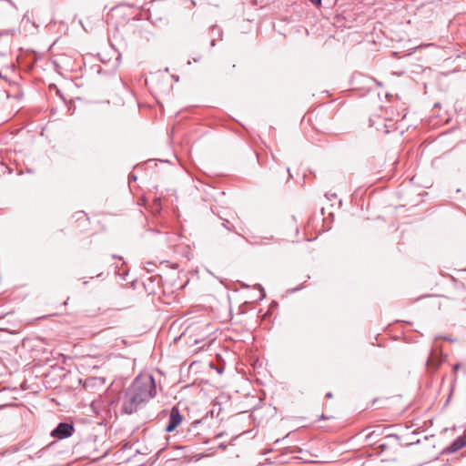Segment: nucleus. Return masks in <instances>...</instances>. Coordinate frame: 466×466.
I'll return each mask as SVG.
<instances>
[{
  "label": "nucleus",
  "instance_id": "0eeeda50",
  "mask_svg": "<svg viewBox=\"0 0 466 466\" xmlns=\"http://www.w3.org/2000/svg\"><path fill=\"white\" fill-rule=\"evenodd\" d=\"M312 4L316 5H320L321 0H309Z\"/></svg>",
  "mask_w": 466,
  "mask_h": 466
},
{
  "label": "nucleus",
  "instance_id": "39448f33",
  "mask_svg": "<svg viewBox=\"0 0 466 466\" xmlns=\"http://www.w3.org/2000/svg\"><path fill=\"white\" fill-rule=\"evenodd\" d=\"M428 365L433 366L435 369L438 367V364L434 362V360L432 357L428 360Z\"/></svg>",
  "mask_w": 466,
  "mask_h": 466
},
{
  "label": "nucleus",
  "instance_id": "9b49d317",
  "mask_svg": "<svg viewBox=\"0 0 466 466\" xmlns=\"http://www.w3.org/2000/svg\"><path fill=\"white\" fill-rule=\"evenodd\" d=\"M287 171L289 172V168H287ZM289 177H291V174L289 173Z\"/></svg>",
  "mask_w": 466,
  "mask_h": 466
},
{
  "label": "nucleus",
  "instance_id": "9d476101",
  "mask_svg": "<svg viewBox=\"0 0 466 466\" xmlns=\"http://www.w3.org/2000/svg\"><path fill=\"white\" fill-rule=\"evenodd\" d=\"M0 2H2V3H5V4H9V3H10V2H9V1H7V0H0Z\"/></svg>",
  "mask_w": 466,
  "mask_h": 466
},
{
  "label": "nucleus",
  "instance_id": "7ed1b4c3",
  "mask_svg": "<svg viewBox=\"0 0 466 466\" xmlns=\"http://www.w3.org/2000/svg\"><path fill=\"white\" fill-rule=\"evenodd\" d=\"M183 417L177 407H173L170 412L169 421L166 428L167 432L174 431L182 422Z\"/></svg>",
  "mask_w": 466,
  "mask_h": 466
},
{
  "label": "nucleus",
  "instance_id": "6e6552de",
  "mask_svg": "<svg viewBox=\"0 0 466 466\" xmlns=\"http://www.w3.org/2000/svg\"><path fill=\"white\" fill-rule=\"evenodd\" d=\"M113 259L122 260V259H123V258H122V257H120V256L113 255Z\"/></svg>",
  "mask_w": 466,
  "mask_h": 466
},
{
  "label": "nucleus",
  "instance_id": "ddd939ff",
  "mask_svg": "<svg viewBox=\"0 0 466 466\" xmlns=\"http://www.w3.org/2000/svg\"><path fill=\"white\" fill-rule=\"evenodd\" d=\"M211 45H212V46H214V45H215V40H212Z\"/></svg>",
  "mask_w": 466,
  "mask_h": 466
},
{
  "label": "nucleus",
  "instance_id": "f03ea898",
  "mask_svg": "<svg viewBox=\"0 0 466 466\" xmlns=\"http://www.w3.org/2000/svg\"><path fill=\"white\" fill-rule=\"evenodd\" d=\"M75 429L72 424L69 423H59L57 427L52 431L51 435L56 439H65L70 437Z\"/></svg>",
  "mask_w": 466,
  "mask_h": 466
},
{
  "label": "nucleus",
  "instance_id": "423d86ee",
  "mask_svg": "<svg viewBox=\"0 0 466 466\" xmlns=\"http://www.w3.org/2000/svg\"><path fill=\"white\" fill-rule=\"evenodd\" d=\"M9 35H10V31L9 30L0 31V36Z\"/></svg>",
  "mask_w": 466,
  "mask_h": 466
},
{
  "label": "nucleus",
  "instance_id": "f257e3e1",
  "mask_svg": "<svg viewBox=\"0 0 466 466\" xmlns=\"http://www.w3.org/2000/svg\"><path fill=\"white\" fill-rule=\"evenodd\" d=\"M153 380L137 379L127 390L123 401V411L132 414L137 410L139 406L151 397Z\"/></svg>",
  "mask_w": 466,
  "mask_h": 466
},
{
  "label": "nucleus",
  "instance_id": "20e7f679",
  "mask_svg": "<svg viewBox=\"0 0 466 466\" xmlns=\"http://www.w3.org/2000/svg\"><path fill=\"white\" fill-rule=\"evenodd\" d=\"M151 211L153 213H159L161 210V203L159 198H155L151 204Z\"/></svg>",
  "mask_w": 466,
  "mask_h": 466
},
{
  "label": "nucleus",
  "instance_id": "f8f14e48",
  "mask_svg": "<svg viewBox=\"0 0 466 466\" xmlns=\"http://www.w3.org/2000/svg\"><path fill=\"white\" fill-rule=\"evenodd\" d=\"M453 446H460V443H453Z\"/></svg>",
  "mask_w": 466,
  "mask_h": 466
},
{
  "label": "nucleus",
  "instance_id": "1a4fd4ad",
  "mask_svg": "<svg viewBox=\"0 0 466 466\" xmlns=\"http://www.w3.org/2000/svg\"><path fill=\"white\" fill-rule=\"evenodd\" d=\"M462 445H463V444L461 443V444H460V446H454L453 451H456V450H458V449L461 448V447H462Z\"/></svg>",
  "mask_w": 466,
  "mask_h": 466
}]
</instances>
